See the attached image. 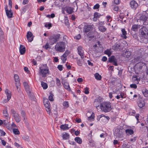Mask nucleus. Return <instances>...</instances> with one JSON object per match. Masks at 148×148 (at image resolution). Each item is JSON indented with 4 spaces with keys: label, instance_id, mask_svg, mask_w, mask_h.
Listing matches in <instances>:
<instances>
[{
    "label": "nucleus",
    "instance_id": "20",
    "mask_svg": "<svg viewBox=\"0 0 148 148\" xmlns=\"http://www.w3.org/2000/svg\"><path fill=\"white\" fill-rule=\"evenodd\" d=\"M62 84L63 85L64 88L69 91L71 90L69 85V83L66 82H64L63 83L62 82Z\"/></svg>",
    "mask_w": 148,
    "mask_h": 148
},
{
    "label": "nucleus",
    "instance_id": "57",
    "mask_svg": "<svg viewBox=\"0 0 148 148\" xmlns=\"http://www.w3.org/2000/svg\"><path fill=\"white\" fill-rule=\"evenodd\" d=\"M77 63L78 65L79 66H82V62L80 60H78L77 61Z\"/></svg>",
    "mask_w": 148,
    "mask_h": 148
},
{
    "label": "nucleus",
    "instance_id": "60",
    "mask_svg": "<svg viewBox=\"0 0 148 148\" xmlns=\"http://www.w3.org/2000/svg\"><path fill=\"white\" fill-rule=\"evenodd\" d=\"M58 69H59V70L60 71H62L63 70V67L61 65H58L57 67Z\"/></svg>",
    "mask_w": 148,
    "mask_h": 148
},
{
    "label": "nucleus",
    "instance_id": "47",
    "mask_svg": "<svg viewBox=\"0 0 148 148\" xmlns=\"http://www.w3.org/2000/svg\"><path fill=\"white\" fill-rule=\"evenodd\" d=\"M61 59L62 60L63 63H65L67 59L66 57H65V56L62 55L61 57Z\"/></svg>",
    "mask_w": 148,
    "mask_h": 148
},
{
    "label": "nucleus",
    "instance_id": "2",
    "mask_svg": "<svg viewBox=\"0 0 148 148\" xmlns=\"http://www.w3.org/2000/svg\"><path fill=\"white\" fill-rule=\"evenodd\" d=\"M112 105L109 101H104L100 104V108L101 110L107 113L110 112L112 109Z\"/></svg>",
    "mask_w": 148,
    "mask_h": 148
},
{
    "label": "nucleus",
    "instance_id": "44",
    "mask_svg": "<svg viewBox=\"0 0 148 148\" xmlns=\"http://www.w3.org/2000/svg\"><path fill=\"white\" fill-rule=\"evenodd\" d=\"M50 95L49 96V100L51 101H53L54 100V99H53V95L50 92Z\"/></svg>",
    "mask_w": 148,
    "mask_h": 148
},
{
    "label": "nucleus",
    "instance_id": "46",
    "mask_svg": "<svg viewBox=\"0 0 148 148\" xmlns=\"http://www.w3.org/2000/svg\"><path fill=\"white\" fill-rule=\"evenodd\" d=\"M21 115L22 117L23 118L24 120L25 119L26 116L25 113V112L23 110H22L21 112Z\"/></svg>",
    "mask_w": 148,
    "mask_h": 148
},
{
    "label": "nucleus",
    "instance_id": "53",
    "mask_svg": "<svg viewBox=\"0 0 148 148\" xmlns=\"http://www.w3.org/2000/svg\"><path fill=\"white\" fill-rule=\"evenodd\" d=\"M44 104H50V103L47 99H44L43 100Z\"/></svg>",
    "mask_w": 148,
    "mask_h": 148
},
{
    "label": "nucleus",
    "instance_id": "28",
    "mask_svg": "<svg viewBox=\"0 0 148 148\" xmlns=\"http://www.w3.org/2000/svg\"><path fill=\"white\" fill-rule=\"evenodd\" d=\"M95 77L96 79L97 80H101V76L100 75L99 73H96L95 74Z\"/></svg>",
    "mask_w": 148,
    "mask_h": 148
},
{
    "label": "nucleus",
    "instance_id": "41",
    "mask_svg": "<svg viewBox=\"0 0 148 148\" xmlns=\"http://www.w3.org/2000/svg\"><path fill=\"white\" fill-rule=\"evenodd\" d=\"M5 93L7 95V97L8 96H10V98H11V92L8 89H6L5 91Z\"/></svg>",
    "mask_w": 148,
    "mask_h": 148
},
{
    "label": "nucleus",
    "instance_id": "17",
    "mask_svg": "<svg viewBox=\"0 0 148 148\" xmlns=\"http://www.w3.org/2000/svg\"><path fill=\"white\" fill-rule=\"evenodd\" d=\"M6 14L8 17L9 18H11L12 17L13 13L12 12L11 9L5 11Z\"/></svg>",
    "mask_w": 148,
    "mask_h": 148
},
{
    "label": "nucleus",
    "instance_id": "59",
    "mask_svg": "<svg viewBox=\"0 0 148 148\" xmlns=\"http://www.w3.org/2000/svg\"><path fill=\"white\" fill-rule=\"evenodd\" d=\"M100 5L99 4L97 3L93 7V9H98L99 8Z\"/></svg>",
    "mask_w": 148,
    "mask_h": 148
},
{
    "label": "nucleus",
    "instance_id": "14",
    "mask_svg": "<svg viewBox=\"0 0 148 148\" xmlns=\"http://www.w3.org/2000/svg\"><path fill=\"white\" fill-rule=\"evenodd\" d=\"M26 51L25 47L24 46L21 45L19 47V51L21 55L24 54Z\"/></svg>",
    "mask_w": 148,
    "mask_h": 148
},
{
    "label": "nucleus",
    "instance_id": "55",
    "mask_svg": "<svg viewBox=\"0 0 148 148\" xmlns=\"http://www.w3.org/2000/svg\"><path fill=\"white\" fill-rule=\"evenodd\" d=\"M84 90H85L84 93L86 94H88L89 93V92L88 91V88L87 87H86L85 88H84Z\"/></svg>",
    "mask_w": 148,
    "mask_h": 148
},
{
    "label": "nucleus",
    "instance_id": "45",
    "mask_svg": "<svg viewBox=\"0 0 148 148\" xmlns=\"http://www.w3.org/2000/svg\"><path fill=\"white\" fill-rule=\"evenodd\" d=\"M3 114L4 116L5 117H8L9 116V114L7 109L3 110Z\"/></svg>",
    "mask_w": 148,
    "mask_h": 148
},
{
    "label": "nucleus",
    "instance_id": "5",
    "mask_svg": "<svg viewBox=\"0 0 148 148\" xmlns=\"http://www.w3.org/2000/svg\"><path fill=\"white\" fill-rule=\"evenodd\" d=\"M102 98L100 97H99L95 99L94 103V105L97 109H98V108L99 107L100 104L101 103V102L102 101Z\"/></svg>",
    "mask_w": 148,
    "mask_h": 148
},
{
    "label": "nucleus",
    "instance_id": "43",
    "mask_svg": "<svg viewBox=\"0 0 148 148\" xmlns=\"http://www.w3.org/2000/svg\"><path fill=\"white\" fill-rule=\"evenodd\" d=\"M13 132L15 134H20V132L18 129H13Z\"/></svg>",
    "mask_w": 148,
    "mask_h": 148
},
{
    "label": "nucleus",
    "instance_id": "18",
    "mask_svg": "<svg viewBox=\"0 0 148 148\" xmlns=\"http://www.w3.org/2000/svg\"><path fill=\"white\" fill-rule=\"evenodd\" d=\"M142 91L145 97H148V90L145 88L143 87L142 89Z\"/></svg>",
    "mask_w": 148,
    "mask_h": 148
},
{
    "label": "nucleus",
    "instance_id": "52",
    "mask_svg": "<svg viewBox=\"0 0 148 148\" xmlns=\"http://www.w3.org/2000/svg\"><path fill=\"white\" fill-rule=\"evenodd\" d=\"M10 112H11V114L13 116L15 115H16V114H17L16 113V111L13 109H12L11 110Z\"/></svg>",
    "mask_w": 148,
    "mask_h": 148
},
{
    "label": "nucleus",
    "instance_id": "9",
    "mask_svg": "<svg viewBox=\"0 0 148 148\" xmlns=\"http://www.w3.org/2000/svg\"><path fill=\"white\" fill-rule=\"evenodd\" d=\"M29 97L30 99L31 100L32 103H36V102L37 99H36L34 94L33 93H32L31 92H29Z\"/></svg>",
    "mask_w": 148,
    "mask_h": 148
},
{
    "label": "nucleus",
    "instance_id": "26",
    "mask_svg": "<svg viewBox=\"0 0 148 148\" xmlns=\"http://www.w3.org/2000/svg\"><path fill=\"white\" fill-rule=\"evenodd\" d=\"M121 31L122 33L123 36H122V37L125 39H126L127 38L126 35L127 34L125 30V29H123L121 30Z\"/></svg>",
    "mask_w": 148,
    "mask_h": 148
},
{
    "label": "nucleus",
    "instance_id": "10",
    "mask_svg": "<svg viewBox=\"0 0 148 148\" xmlns=\"http://www.w3.org/2000/svg\"><path fill=\"white\" fill-rule=\"evenodd\" d=\"M131 7L132 9H136L138 6V4L134 0L131 1L130 3Z\"/></svg>",
    "mask_w": 148,
    "mask_h": 148
},
{
    "label": "nucleus",
    "instance_id": "36",
    "mask_svg": "<svg viewBox=\"0 0 148 148\" xmlns=\"http://www.w3.org/2000/svg\"><path fill=\"white\" fill-rule=\"evenodd\" d=\"M99 116V119L102 118H103H103L104 119L106 118L108 121L110 119V118L109 116H106L103 114L100 115Z\"/></svg>",
    "mask_w": 148,
    "mask_h": 148
},
{
    "label": "nucleus",
    "instance_id": "32",
    "mask_svg": "<svg viewBox=\"0 0 148 148\" xmlns=\"http://www.w3.org/2000/svg\"><path fill=\"white\" fill-rule=\"evenodd\" d=\"M104 53L107 55L108 56H110L112 54L111 51H110V49H108L104 51Z\"/></svg>",
    "mask_w": 148,
    "mask_h": 148
},
{
    "label": "nucleus",
    "instance_id": "7",
    "mask_svg": "<svg viewBox=\"0 0 148 148\" xmlns=\"http://www.w3.org/2000/svg\"><path fill=\"white\" fill-rule=\"evenodd\" d=\"M93 28L92 25H86L84 27L83 31L85 33H87L92 30Z\"/></svg>",
    "mask_w": 148,
    "mask_h": 148
},
{
    "label": "nucleus",
    "instance_id": "50",
    "mask_svg": "<svg viewBox=\"0 0 148 148\" xmlns=\"http://www.w3.org/2000/svg\"><path fill=\"white\" fill-rule=\"evenodd\" d=\"M56 85L58 86H60L61 85L60 80L58 78H56Z\"/></svg>",
    "mask_w": 148,
    "mask_h": 148
},
{
    "label": "nucleus",
    "instance_id": "42",
    "mask_svg": "<svg viewBox=\"0 0 148 148\" xmlns=\"http://www.w3.org/2000/svg\"><path fill=\"white\" fill-rule=\"evenodd\" d=\"M5 93L7 95V97L8 96H10V98H11V92L8 89H6L5 91Z\"/></svg>",
    "mask_w": 148,
    "mask_h": 148
},
{
    "label": "nucleus",
    "instance_id": "29",
    "mask_svg": "<svg viewBox=\"0 0 148 148\" xmlns=\"http://www.w3.org/2000/svg\"><path fill=\"white\" fill-rule=\"evenodd\" d=\"M99 30L101 32H105L106 30V27L103 26H99Z\"/></svg>",
    "mask_w": 148,
    "mask_h": 148
},
{
    "label": "nucleus",
    "instance_id": "3",
    "mask_svg": "<svg viewBox=\"0 0 148 148\" xmlns=\"http://www.w3.org/2000/svg\"><path fill=\"white\" fill-rule=\"evenodd\" d=\"M60 34H57L50 36L49 38L50 44L52 45L58 41L60 39Z\"/></svg>",
    "mask_w": 148,
    "mask_h": 148
},
{
    "label": "nucleus",
    "instance_id": "30",
    "mask_svg": "<svg viewBox=\"0 0 148 148\" xmlns=\"http://www.w3.org/2000/svg\"><path fill=\"white\" fill-rule=\"evenodd\" d=\"M69 134L66 133L65 134H63L62 136L63 139L64 140H67L69 138Z\"/></svg>",
    "mask_w": 148,
    "mask_h": 148
},
{
    "label": "nucleus",
    "instance_id": "56",
    "mask_svg": "<svg viewBox=\"0 0 148 148\" xmlns=\"http://www.w3.org/2000/svg\"><path fill=\"white\" fill-rule=\"evenodd\" d=\"M90 145L92 147H95V143L93 141H91L90 142Z\"/></svg>",
    "mask_w": 148,
    "mask_h": 148
},
{
    "label": "nucleus",
    "instance_id": "63",
    "mask_svg": "<svg viewBox=\"0 0 148 148\" xmlns=\"http://www.w3.org/2000/svg\"><path fill=\"white\" fill-rule=\"evenodd\" d=\"M14 78L15 81L19 80L18 76V75H17L16 74H15L14 75Z\"/></svg>",
    "mask_w": 148,
    "mask_h": 148
},
{
    "label": "nucleus",
    "instance_id": "22",
    "mask_svg": "<svg viewBox=\"0 0 148 148\" xmlns=\"http://www.w3.org/2000/svg\"><path fill=\"white\" fill-rule=\"evenodd\" d=\"M68 126V125L66 124L64 125H62L60 126V128L61 129L64 130H67L69 129Z\"/></svg>",
    "mask_w": 148,
    "mask_h": 148
},
{
    "label": "nucleus",
    "instance_id": "8",
    "mask_svg": "<svg viewBox=\"0 0 148 148\" xmlns=\"http://www.w3.org/2000/svg\"><path fill=\"white\" fill-rule=\"evenodd\" d=\"M148 19V17L146 16L144 14H141L140 15L139 19L137 20V22H138V21H140V22H142L143 23V24L145 25L144 23Z\"/></svg>",
    "mask_w": 148,
    "mask_h": 148
},
{
    "label": "nucleus",
    "instance_id": "4",
    "mask_svg": "<svg viewBox=\"0 0 148 148\" xmlns=\"http://www.w3.org/2000/svg\"><path fill=\"white\" fill-rule=\"evenodd\" d=\"M66 44L64 42H58L56 45L55 49L56 51L59 52L64 51L65 49Z\"/></svg>",
    "mask_w": 148,
    "mask_h": 148
},
{
    "label": "nucleus",
    "instance_id": "54",
    "mask_svg": "<svg viewBox=\"0 0 148 148\" xmlns=\"http://www.w3.org/2000/svg\"><path fill=\"white\" fill-rule=\"evenodd\" d=\"M43 47H45V48L47 50L48 48H50L51 46L49 45V44L48 43H47L45 46H43Z\"/></svg>",
    "mask_w": 148,
    "mask_h": 148
},
{
    "label": "nucleus",
    "instance_id": "48",
    "mask_svg": "<svg viewBox=\"0 0 148 148\" xmlns=\"http://www.w3.org/2000/svg\"><path fill=\"white\" fill-rule=\"evenodd\" d=\"M7 99H5L3 101V103H6L10 99V95L8 96H7Z\"/></svg>",
    "mask_w": 148,
    "mask_h": 148
},
{
    "label": "nucleus",
    "instance_id": "21",
    "mask_svg": "<svg viewBox=\"0 0 148 148\" xmlns=\"http://www.w3.org/2000/svg\"><path fill=\"white\" fill-rule=\"evenodd\" d=\"M16 121L17 123L21 121V117L18 114H16L15 115L13 116Z\"/></svg>",
    "mask_w": 148,
    "mask_h": 148
},
{
    "label": "nucleus",
    "instance_id": "11",
    "mask_svg": "<svg viewBox=\"0 0 148 148\" xmlns=\"http://www.w3.org/2000/svg\"><path fill=\"white\" fill-rule=\"evenodd\" d=\"M40 73L41 74L42 76L43 77H45L46 76V75L48 73V69H41L40 68Z\"/></svg>",
    "mask_w": 148,
    "mask_h": 148
},
{
    "label": "nucleus",
    "instance_id": "34",
    "mask_svg": "<svg viewBox=\"0 0 148 148\" xmlns=\"http://www.w3.org/2000/svg\"><path fill=\"white\" fill-rule=\"evenodd\" d=\"M132 80L135 83L138 84L139 83V80L137 78V76L133 77L132 78Z\"/></svg>",
    "mask_w": 148,
    "mask_h": 148
},
{
    "label": "nucleus",
    "instance_id": "12",
    "mask_svg": "<svg viewBox=\"0 0 148 148\" xmlns=\"http://www.w3.org/2000/svg\"><path fill=\"white\" fill-rule=\"evenodd\" d=\"M138 106L140 108H142L145 106V102L142 99H139L138 102Z\"/></svg>",
    "mask_w": 148,
    "mask_h": 148
},
{
    "label": "nucleus",
    "instance_id": "23",
    "mask_svg": "<svg viewBox=\"0 0 148 148\" xmlns=\"http://www.w3.org/2000/svg\"><path fill=\"white\" fill-rule=\"evenodd\" d=\"M45 107H46V110L47 112L49 114H50V104H44Z\"/></svg>",
    "mask_w": 148,
    "mask_h": 148
},
{
    "label": "nucleus",
    "instance_id": "25",
    "mask_svg": "<svg viewBox=\"0 0 148 148\" xmlns=\"http://www.w3.org/2000/svg\"><path fill=\"white\" fill-rule=\"evenodd\" d=\"M125 132L127 135H132L133 134L134 132L132 130L127 129L125 130Z\"/></svg>",
    "mask_w": 148,
    "mask_h": 148
},
{
    "label": "nucleus",
    "instance_id": "62",
    "mask_svg": "<svg viewBox=\"0 0 148 148\" xmlns=\"http://www.w3.org/2000/svg\"><path fill=\"white\" fill-rule=\"evenodd\" d=\"M63 105L64 106L66 107H69V104L68 102L65 101L63 103Z\"/></svg>",
    "mask_w": 148,
    "mask_h": 148
},
{
    "label": "nucleus",
    "instance_id": "27",
    "mask_svg": "<svg viewBox=\"0 0 148 148\" xmlns=\"http://www.w3.org/2000/svg\"><path fill=\"white\" fill-rule=\"evenodd\" d=\"M75 141L77 143L81 144L82 142V140L81 138L79 137H76L75 138Z\"/></svg>",
    "mask_w": 148,
    "mask_h": 148
},
{
    "label": "nucleus",
    "instance_id": "39",
    "mask_svg": "<svg viewBox=\"0 0 148 148\" xmlns=\"http://www.w3.org/2000/svg\"><path fill=\"white\" fill-rule=\"evenodd\" d=\"M5 93L7 95V97L8 96H10V98H11V92L8 89H6L5 91Z\"/></svg>",
    "mask_w": 148,
    "mask_h": 148
},
{
    "label": "nucleus",
    "instance_id": "58",
    "mask_svg": "<svg viewBox=\"0 0 148 148\" xmlns=\"http://www.w3.org/2000/svg\"><path fill=\"white\" fill-rule=\"evenodd\" d=\"M130 86L131 88H134V89L136 88L137 87V85L135 84H132L130 85Z\"/></svg>",
    "mask_w": 148,
    "mask_h": 148
},
{
    "label": "nucleus",
    "instance_id": "15",
    "mask_svg": "<svg viewBox=\"0 0 148 148\" xmlns=\"http://www.w3.org/2000/svg\"><path fill=\"white\" fill-rule=\"evenodd\" d=\"M140 25H138L136 24L133 25L132 26L131 29V30L136 32L138 29V28L140 27Z\"/></svg>",
    "mask_w": 148,
    "mask_h": 148
},
{
    "label": "nucleus",
    "instance_id": "33",
    "mask_svg": "<svg viewBox=\"0 0 148 148\" xmlns=\"http://www.w3.org/2000/svg\"><path fill=\"white\" fill-rule=\"evenodd\" d=\"M41 86H42L43 87V88L44 89H46L48 87V86L47 84L45 82H41Z\"/></svg>",
    "mask_w": 148,
    "mask_h": 148
},
{
    "label": "nucleus",
    "instance_id": "37",
    "mask_svg": "<svg viewBox=\"0 0 148 148\" xmlns=\"http://www.w3.org/2000/svg\"><path fill=\"white\" fill-rule=\"evenodd\" d=\"M100 16H101V14L97 12H95L94 14V17L96 19V20L97 19V18H99Z\"/></svg>",
    "mask_w": 148,
    "mask_h": 148
},
{
    "label": "nucleus",
    "instance_id": "40",
    "mask_svg": "<svg viewBox=\"0 0 148 148\" xmlns=\"http://www.w3.org/2000/svg\"><path fill=\"white\" fill-rule=\"evenodd\" d=\"M5 93L7 95V97L8 96H10V98H11V92L8 89H6L5 91Z\"/></svg>",
    "mask_w": 148,
    "mask_h": 148
},
{
    "label": "nucleus",
    "instance_id": "1",
    "mask_svg": "<svg viewBox=\"0 0 148 148\" xmlns=\"http://www.w3.org/2000/svg\"><path fill=\"white\" fill-rule=\"evenodd\" d=\"M139 35L141 42L147 44L148 42V30L146 27L143 26L139 30Z\"/></svg>",
    "mask_w": 148,
    "mask_h": 148
},
{
    "label": "nucleus",
    "instance_id": "49",
    "mask_svg": "<svg viewBox=\"0 0 148 148\" xmlns=\"http://www.w3.org/2000/svg\"><path fill=\"white\" fill-rule=\"evenodd\" d=\"M90 33H91L90 32H89L87 35V37L88 38H90L89 39V40H91V38H92L94 37V35H92V34H90Z\"/></svg>",
    "mask_w": 148,
    "mask_h": 148
},
{
    "label": "nucleus",
    "instance_id": "24",
    "mask_svg": "<svg viewBox=\"0 0 148 148\" xmlns=\"http://www.w3.org/2000/svg\"><path fill=\"white\" fill-rule=\"evenodd\" d=\"M66 11L69 14H71L73 12V9L70 7H67L66 8Z\"/></svg>",
    "mask_w": 148,
    "mask_h": 148
},
{
    "label": "nucleus",
    "instance_id": "35",
    "mask_svg": "<svg viewBox=\"0 0 148 148\" xmlns=\"http://www.w3.org/2000/svg\"><path fill=\"white\" fill-rule=\"evenodd\" d=\"M125 57L127 58H129L131 55V53L129 51H126L124 54Z\"/></svg>",
    "mask_w": 148,
    "mask_h": 148
},
{
    "label": "nucleus",
    "instance_id": "38",
    "mask_svg": "<svg viewBox=\"0 0 148 148\" xmlns=\"http://www.w3.org/2000/svg\"><path fill=\"white\" fill-rule=\"evenodd\" d=\"M23 84L26 92H28V83L26 82H24Z\"/></svg>",
    "mask_w": 148,
    "mask_h": 148
},
{
    "label": "nucleus",
    "instance_id": "19",
    "mask_svg": "<svg viewBox=\"0 0 148 148\" xmlns=\"http://www.w3.org/2000/svg\"><path fill=\"white\" fill-rule=\"evenodd\" d=\"M120 47V44H115L112 46V49L114 50H119L121 49Z\"/></svg>",
    "mask_w": 148,
    "mask_h": 148
},
{
    "label": "nucleus",
    "instance_id": "6",
    "mask_svg": "<svg viewBox=\"0 0 148 148\" xmlns=\"http://www.w3.org/2000/svg\"><path fill=\"white\" fill-rule=\"evenodd\" d=\"M108 62L110 63H113L114 65L115 66L118 65L117 60L114 56H112L108 59Z\"/></svg>",
    "mask_w": 148,
    "mask_h": 148
},
{
    "label": "nucleus",
    "instance_id": "61",
    "mask_svg": "<svg viewBox=\"0 0 148 148\" xmlns=\"http://www.w3.org/2000/svg\"><path fill=\"white\" fill-rule=\"evenodd\" d=\"M70 53V52L68 51H66L64 53L63 55L65 56V57H66Z\"/></svg>",
    "mask_w": 148,
    "mask_h": 148
},
{
    "label": "nucleus",
    "instance_id": "13",
    "mask_svg": "<svg viewBox=\"0 0 148 148\" xmlns=\"http://www.w3.org/2000/svg\"><path fill=\"white\" fill-rule=\"evenodd\" d=\"M78 54L80 56L82 59L84 58V52L82 49V47L80 46L78 47L77 48Z\"/></svg>",
    "mask_w": 148,
    "mask_h": 148
},
{
    "label": "nucleus",
    "instance_id": "31",
    "mask_svg": "<svg viewBox=\"0 0 148 148\" xmlns=\"http://www.w3.org/2000/svg\"><path fill=\"white\" fill-rule=\"evenodd\" d=\"M28 10V5H26L23 7L22 8V14H24V13L27 10Z\"/></svg>",
    "mask_w": 148,
    "mask_h": 148
},
{
    "label": "nucleus",
    "instance_id": "16",
    "mask_svg": "<svg viewBox=\"0 0 148 148\" xmlns=\"http://www.w3.org/2000/svg\"><path fill=\"white\" fill-rule=\"evenodd\" d=\"M34 36L33 35V34L31 32H28V42H32L34 39Z\"/></svg>",
    "mask_w": 148,
    "mask_h": 148
},
{
    "label": "nucleus",
    "instance_id": "64",
    "mask_svg": "<svg viewBox=\"0 0 148 148\" xmlns=\"http://www.w3.org/2000/svg\"><path fill=\"white\" fill-rule=\"evenodd\" d=\"M113 9L114 10L117 11L119 10V7L118 6H114L113 7Z\"/></svg>",
    "mask_w": 148,
    "mask_h": 148
},
{
    "label": "nucleus",
    "instance_id": "51",
    "mask_svg": "<svg viewBox=\"0 0 148 148\" xmlns=\"http://www.w3.org/2000/svg\"><path fill=\"white\" fill-rule=\"evenodd\" d=\"M93 114H92L90 116L88 117V120H90V121L92 120H93L94 117V114H93Z\"/></svg>",
    "mask_w": 148,
    "mask_h": 148
}]
</instances>
